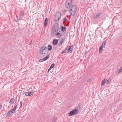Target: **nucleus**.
<instances>
[{"label": "nucleus", "mask_w": 122, "mask_h": 122, "mask_svg": "<svg viewBox=\"0 0 122 122\" xmlns=\"http://www.w3.org/2000/svg\"><path fill=\"white\" fill-rule=\"evenodd\" d=\"M77 8L75 5L72 6L69 10V12L71 15L72 16H74L76 13Z\"/></svg>", "instance_id": "1"}, {"label": "nucleus", "mask_w": 122, "mask_h": 122, "mask_svg": "<svg viewBox=\"0 0 122 122\" xmlns=\"http://www.w3.org/2000/svg\"><path fill=\"white\" fill-rule=\"evenodd\" d=\"M59 30V25L57 23H56L55 25L54 29L51 32V35L52 36H54L55 34H56V33Z\"/></svg>", "instance_id": "2"}, {"label": "nucleus", "mask_w": 122, "mask_h": 122, "mask_svg": "<svg viewBox=\"0 0 122 122\" xmlns=\"http://www.w3.org/2000/svg\"><path fill=\"white\" fill-rule=\"evenodd\" d=\"M47 48L45 46H43L40 48L39 49V52L41 54L44 55L47 53Z\"/></svg>", "instance_id": "3"}, {"label": "nucleus", "mask_w": 122, "mask_h": 122, "mask_svg": "<svg viewBox=\"0 0 122 122\" xmlns=\"http://www.w3.org/2000/svg\"><path fill=\"white\" fill-rule=\"evenodd\" d=\"M72 3V0H67L65 2V6L66 8L69 9L70 8Z\"/></svg>", "instance_id": "4"}, {"label": "nucleus", "mask_w": 122, "mask_h": 122, "mask_svg": "<svg viewBox=\"0 0 122 122\" xmlns=\"http://www.w3.org/2000/svg\"><path fill=\"white\" fill-rule=\"evenodd\" d=\"M79 112V110L75 108L71 111L69 113L68 116H71L73 115H75L77 114Z\"/></svg>", "instance_id": "5"}, {"label": "nucleus", "mask_w": 122, "mask_h": 122, "mask_svg": "<svg viewBox=\"0 0 122 122\" xmlns=\"http://www.w3.org/2000/svg\"><path fill=\"white\" fill-rule=\"evenodd\" d=\"M61 36H64L65 33L66 32V28L65 26H62L61 27Z\"/></svg>", "instance_id": "6"}, {"label": "nucleus", "mask_w": 122, "mask_h": 122, "mask_svg": "<svg viewBox=\"0 0 122 122\" xmlns=\"http://www.w3.org/2000/svg\"><path fill=\"white\" fill-rule=\"evenodd\" d=\"M110 81V79L107 80V79L105 78L104 80H102L101 83V85L102 86L105 83L108 84L109 83Z\"/></svg>", "instance_id": "7"}, {"label": "nucleus", "mask_w": 122, "mask_h": 122, "mask_svg": "<svg viewBox=\"0 0 122 122\" xmlns=\"http://www.w3.org/2000/svg\"><path fill=\"white\" fill-rule=\"evenodd\" d=\"M15 112V111H13L12 110V109H11L7 113V115L8 117H10V116H12L13 113Z\"/></svg>", "instance_id": "8"}, {"label": "nucleus", "mask_w": 122, "mask_h": 122, "mask_svg": "<svg viewBox=\"0 0 122 122\" xmlns=\"http://www.w3.org/2000/svg\"><path fill=\"white\" fill-rule=\"evenodd\" d=\"M65 39L64 38L62 37L61 39L60 40V42H59L58 44V45L59 46L61 45L62 44L64 43L65 40Z\"/></svg>", "instance_id": "9"}, {"label": "nucleus", "mask_w": 122, "mask_h": 122, "mask_svg": "<svg viewBox=\"0 0 122 122\" xmlns=\"http://www.w3.org/2000/svg\"><path fill=\"white\" fill-rule=\"evenodd\" d=\"M74 47L73 45L71 46H70L67 49L68 51L70 53H72L73 50V49Z\"/></svg>", "instance_id": "10"}, {"label": "nucleus", "mask_w": 122, "mask_h": 122, "mask_svg": "<svg viewBox=\"0 0 122 122\" xmlns=\"http://www.w3.org/2000/svg\"><path fill=\"white\" fill-rule=\"evenodd\" d=\"M102 14V13H98L96 15H95L94 17H93V19L95 20L99 17Z\"/></svg>", "instance_id": "11"}, {"label": "nucleus", "mask_w": 122, "mask_h": 122, "mask_svg": "<svg viewBox=\"0 0 122 122\" xmlns=\"http://www.w3.org/2000/svg\"><path fill=\"white\" fill-rule=\"evenodd\" d=\"M58 42V40L57 39H54L52 43L54 46H56Z\"/></svg>", "instance_id": "12"}, {"label": "nucleus", "mask_w": 122, "mask_h": 122, "mask_svg": "<svg viewBox=\"0 0 122 122\" xmlns=\"http://www.w3.org/2000/svg\"><path fill=\"white\" fill-rule=\"evenodd\" d=\"M55 15L58 17H60L61 18V13L60 11H58L56 13Z\"/></svg>", "instance_id": "13"}, {"label": "nucleus", "mask_w": 122, "mask_h": 122, "mask_svg": "<svg viewBox=\"0 0 122 122\" xmlns=\"http://www.w3.org/2000/svg\"><path fill=\"white\" fill-rule=\"evenodd\" d=\"M61 18L60 17H58L57 16H56V15L55 16V18L54 20L56 22H58V21Z\"/></svg>", "instance_id": "14"}, {"label": "nucleus", "mask_w": 122, "mask_h": 122, "mask_svg": "<svg viewBox=\"0 0 122 122\" xmlns=\"http://www.w3.org/2000/svg\"><path fill=\"white\" fill-rule=\"evenodd\" d=\"M49 19L48 18H46L45 19L44 25L45 27H46L47 26V25L48 23V21Z\"/></svg>", "instance_id": "15"}, {"label": "nucleus", "mask_w": 122, "mask_h": 122, "mask_svg": "<svg viewBox=\"0 0 122 122\" xmlns=\"http://www.w3.org/2000/svg\"><path fill=\"white\" fill-rule=\"evenodd\" d=\"M19 16H20V17H22L24 14V13L23 11H20L19 12Z\"/></svg>", "instance_id": "16"}, {"label": "nucleus", "mask_w": 122, "mask_h": 122, "mask_svg": "<svg viewBox=\"0 0 122 122\" xmlns=\"http://www.w3.org/2000/svg\"><path fill=\"white\" fill-rule=\"evenodd\" d=\"M104 47H103L102 46H101L99 47V52L100 53H101L103 51V49Z\"/></svg>", "instance_id": "17"}, {"label": "nucleus", "mask_w": 122, "mask_h": 122, "mask_svg": "<svg viewBox=\"0 0 122 122\" xmlns=\"http://www.w3.org/2000/svg\"><path fill=\"white\" fill-rule=\"evenodd\" d=\"M49 54H48V55H47L46 57L45 58H44L42 59V61H45L47 60L48 58H49Z\"/></svg>", "instance_id": "18"}, {"label": "nucleus", "mask_w": 122, "mask_h": 122, "mask_svg": "<svg viewBox=\"0 0 122 122\" xmlns=\"http://www.w3.org/2000/svg\"><path fill=\"white\" fill-rule=\"evenodd\" d=\"M15 101V99L14 98L11 99L9 103L12 104H13Z\"/></svg>", "instance_id": "19"}, {"label": "nucleus", "mask_w": 122, "mask_h": 122, "mask_svg": "<svg viewBox=\"0 0 122 122\" xmlns=\"http://www.w3.org/2000/svg\"><path fill=\"white\" fill-rule=\"evenodd\" d=\"M48 49L49 51H51V50L52 49V46L51 45H48Z\"/></svg>", "instance_id": "20"}, {"label": "nucleus", "mask_w": 122, "mask_h": 122, "mask_svg": "<svg viewBox=\"0 0 122 122\" xmlns=\"http://www.w3.org/2000/svg\"><path fill=\"white\" fill-rule=\"evenodd\" d=\"M106 43L107 42L106 41H104L103 42L101 46H102L103 47H104L106 45Z\"/></svg>", "instance_id": "21"}, {"label": "nucleus", "mask_w": 122, "mask_h": 122, "mask_svg": "<svg viewBox=\"0 0 122 122\" xmlns=\"http://www.w3.org/2000/svg\"><path fill=\"white\" fill-rule=\"evenodd\" d=\"M59 32H57L56 33V34L57 36H60L61 37L62 36H61V32L60 31V30L59 31Z\"/></svg>", "instance_id": "22"}, {"label": "nucleus", "mask_w": 122, "mask_h": 122, "mask_svg": "<svg viewBox=\"0 0 122 122\" xmlns=\"http://www.w3.org/2000/svg\"><path fill=\"white\" fill-rule=\"evenodd\" d=\"M69 51H68V50L67 49H66V50H65L63 51H62V52L61 53V54H62L64 53H68Z\"/></svg>", "instance_id": "23"}, {"label": "nucleus", "mask_w": 122, "mask_h": 122, "mask_svg": "<svg viewBox=\"0 0 122 122\" xmlns=\"http://www.w3.org/2000/svg\"><path fill=\"white\" fill-rule=\"evenodd\" d=\"M28 92L29 96H30L32 95L34 93V92Z\"/></svg>", "instance_id": "24"}, {"label": "nucleus", "mask_w": 122, "mask_h": 122, "mask_svg": "<svg viewBox=\"0 0 122 122\" xmlns=\"http://www.w3.org/2000/svg\"><path fill=\"white\" fill-rule=\"evenodd\" d=\"M57 119V118L56 117H53V119L52 120V122H55L56 121Z\"/></svg>", "instance_id": "25"}, {"label": "nucleus", "mask_w": 122, "mask_h": 122, "mask_svg": "<svg viewBox=\"0 0 122 122\" xmlns=\"http://www.w3.org/2000/svg\"><path fill=\"white\" fill-rule=\"evenodd\" d=\"M122 71V66L121 67V68H120L119 69V70L117 71V72L118 73H120Z\"/></svg>", "instance_id": "26"}, {"label": "nucleus", "mask_w": 122, "mask_h": 122, "mask_svg": "<svg viewBox=\"0 0 122 122\" xmlns=\"http://www.w3.org/2000/svg\"><path fill=\"white\" fill-rule=\"evenodd\" d=\"M64 20L63 21V23L64 24L66 23V22H67L68 21V20L66 19V17H65L64 19Z\"/></svg>", "instance_id": "27"}, {"label": "nucleus", "mask_w": 122, "mask_h": 122, "mask_svg": "<svg viewBox=\"0 0 122 122\" xmlns=\"http://www.w3.org/2000/svg\"><path fill=\"white\" fill-rule=\"evenodd\" d=\"M55 64L54 63H53L51 64L50 67V68H52L55 66Z\"/></svg>", "instance_id": "28"}, {"label": "nucleus", "mask_w": 122, "mask_h": 122, "mask_svg": "<svg viewBox=\"0 0 122 122\" xmlns=\"http://www.w3.org/2000/svg\"><path fill=\"white\" fill-rule=\"evenodd\" d=\"M17 105L15 106L12 109V110H13V111H15V110L16 109V108L17 107Z\"/></svg>", "instance_id": "29"}, {"label": "nucleus", "mask_w": 122, "mask_h": 122, "mask_svg": "<svg viewBox=\"0 0 122 122\" xmlns=\"http://www.w3.org/2000/svg\"><path fill=\"white\" fill-rule=\"evenodd\" d=\"M25 95L26 96H29L28 92H25Z\"/></svg>", "instance_id": "30"}, {"label": "nucleus", "mask_w": 122, "mask_h": 122, "mask_svg": "<svg viewBox=\"0 0 122 122\" xmlns=\"http://www.w3.org/2000/svg\"><path fill=\"white\" fill-rule=\"evenodd\" d=\"M81 105H79L76 107H77V109L78 110V109H80L81 108Z\"/></svg>", "instance_id": "31"}, {"label": "nucleus", "mask_w": 122, "mask_h": 122, "mask_svg": "<svg viewBox=\"0 0 122 122\" xmlns=\"http://www.w3.org/2000/svg\"><path fill=\"white\" fill-rule=\"evenodd\" d=\"M91 80H92V79H91V78H89L87 80V82H89L91 81Z\"/></svg>", "instance_id": "32"}, {"label": "nucleus", "mask_w": 122, "mask_h": 122, "mask_svg": "<svg viewBox=\"0 0 122 122\" xmlns=\"http://www.w3.org/2000/svg\"><path fill=\"white\" fill-rule=\"evenodd\" d=\"M22 101H21L20 102V107H21L22 105Z\"/></svg>", "instance_id": "33"}, {"label": "nucleus", "mask_w": 122, "mask_h": 122, "mask_svg": "<svg viewBox=\"0 0 122 122\" xmlns=\"http://www.w3.org/2000/svg\"><path fill=\"white\" fill-rule=\"evenodd\" d=\"M39 62H43L42 59H40L39 61Z\"/></svg>", "instance_id": "34"}, {"label": "nucleus", "mask_w": 122, "mask_h": 122, "mask_svg": "<svg viewBox=\"0 0 122 122\" xmlns=\"http://www.w3.org/2000/svg\"><path fill=\"white\" fill-rule=\"evenodd\" d=\"M66 12V9H64L63 10V12Z\"/></svg>", "instance_id": "35"}, {"label": "nucleus", "mask_w": 122, "mask_h": 122, "mask_svg": "<svg viewBox=\"0 0 122 122\" xmlns=\"http://www.w3.org/2000/svg\"><path fill=\"white\" fill-rule=\"evenodd\" d=\"M21 17H20V16H19V18H18L17 20H20Z\"/></svg>", "instance_id": "36"}, {"label": "nucleus", "mask_w": 122, "mask_h": 122, "mask_svg": "<svg viewBox=\"0 0 122 122\" xmlns=\"http://www.w3.org/2000/svg\"><path fill=\"white\" fill-rule=\"evenodd\" d=\"M51 68H49L48 70V72H49V71H50V70H51Z\"/></svg>", "instance_id": "37"}, {"label": "nucleus", "mask_w": 122, "mask_h": 122, "mask_svg": "<svg viewBox=\"0 0 122 122\" xmlns=\"http://www.w3.org/2000/svg\"><path fill=\"white\" fill-rule=\"evenodd\" d=\"M54 91V90H52V91L51 92V93Z\"/></svg>", "instance_id": "38"}, {"label": "nucleus", "mask_w": 122, "mask_h": 122, "mask_svg": "<svg viewBox=\"0 0 122 122\" xmlns=\"http://www.w3.org/2000/svg\"><path fill=\"white\" fill-rule=\"evenodd\" d=\"M24 93H25V92H23L22 93V94H24Z\"/></svg>", "instance_id": "39"}, {"label": "nucleus", "mask_w": 122, "mask_h": 122, "mask_svg": "<svg viewBox=\"0 0 122 122\" xmlns=\"http://www.w3.org/2000/svg\"><path fill=\"white\" fill-rule=\"evenodd\" d=\"M67 22H68V24H69L70 23V22L69 21H68H68Z\"/></svg>", "instance_id": "40"}, {"label": "nucleus", "mask_w": 122, "mask_h": 122, "mask_svg": "<svg viewBox=\"0 0 122 122\" xmlns=\"http://www.w3.org/2000/svg\"><path fill=\"white\" fill-rule=\"evenodd\" d=\"M32 42V41L31 40V41H30V43H31Z\"/></svg>", "instance_id": "41"}]
</instances>
